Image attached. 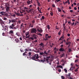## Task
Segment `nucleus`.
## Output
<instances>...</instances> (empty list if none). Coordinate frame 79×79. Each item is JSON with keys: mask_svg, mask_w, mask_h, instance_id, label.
Returning <instances> with one entry per match:
<instances>
[{"mask_svg": "<svg viewBox=\"0 0 79 79\" xmlns=\"http://www.w3.org/2000/svg\"><path fill=\"white\" fill-rule=\"evenodd\" d=\"M68 23H69V25H71V22L69 21L68 22Z\"/></svg>", "mask_w": 79, "mask_h": 79, "instance_id": "47", "label": "nucleus"}, {"mask_svg": "<svg viewBox=\"0 0 79 79\" xmlns=\"http://www.w3.org/2000/svg\"><path fill=\"white\" fill-rule=\"evenodd\" d=\"M32 6H33V5H31L29 6V7H30V8H31V7H32Z\"/></svg>", "mask_w": 79, "mask_h": 79, "instance_id": "57", "label": "nucleus"}, {"mask_svg": "<svg viewBox=\"0 0 79 79\" xmlns=\"http://www.w3.org/2000/svg\"><path fill=\"white\" fill-rule=\"evenodd\" d=\"M40 55H43V56H46L48 55V53L47 52V51H44V52H40Z\"/></svg>", "mask_w": 79, "mask_h": 79, "instance_id": "3", "label": "nucleus"}, {"mask_svg": "<svg viewBox=\"0 0 79 79\" xmlns=\"http://www.w3.org/2000/svg\"><path fill=\"white\" fill-rule=\"evenodd\" d=\"M61 44H63V41H62L60 43H59V45Z\"/></svg>", "mask_w": 79, "mask_h": 79, "instance_id": "55", "label": "nucleus"}, {"mask_svg": "<svg viewBox=\"0 0 79 79\" xmlns=\"http://www.w3.org/2000/svg\"><path fill=\"white\" fill-rule=\"evenodd\" d=\"M50 15H51V16H53V13L52 11H51Z\"/></svg>", "mask_w": 79, "mask_h": 79, "instance_id": "30", "label": "nucleus"}, {"mask_svg": "<svg viewBox=\"0 0 79 79\" xmlns=\"http://www.w3.org/2000/svg\"><path fill=\"white\" fill-rule=\"evenodd\" d=\"M0 23L2 26V27H3V24H4V22L3 21V20H2V19L0 20Z\"/></svg>", "mask_w": 79, "mask_h": 79, "instance_id": "10", "label": "nucleus"}, {"mask_svg": "<svg viewBox=\"0 0 79 79\" xmlns=\"http://www.w3.org/2000/svg\"><path fill=\"white\" fill-rule=\"evenodd\" d=\"M3 19V20H4L5 21H6V20H7V18H6V17H4Z\"/></svg>", "mask_w": 79, "mask_h": 79, "instance_id": "37", "label": "nucleus"}, {"mask_svg": "<svg viewBox=\"0 0 79 79\" xmlns=\"http://www.w3.org/2000/svg\"><path fill=\"white\" fill-rule=\"evenodd\" d=\"M50 58V56H47L45 60L46 61H48V59Z\"/></svg>", "mask_w": 79, "mask_h": 79, "instance_id": "14", "label": "nucleus"}, {"mask_svg": "<svg viewBox=\"0 0 79 79\" xmlns=\"http://www.w3.org/2000/svg\"><path fill=\"white\" fill-rule=\"evenodd\" d=\"M64 46V45H60V47L61 48H63V46Z\"/></svg>", "mask_w": 79, "mask_h": 79, "instance_id": "58", "label": "nucleus"}, {"mask_svg": "<svg viewBox=\"0 0 79 79\" xmlns=\"http://www.w3.org/2000/svg\"><path fill=\"white\" fill-rule=\"evenodd\" d=\"M9 34L11 35H12V34H13V30L10 31L9 32Z\"/></svg>", "mask_w": 79, "mask_h": 79, "instance_id": "12", "label": "nucleus"}, {"mask_svg": "<svg viewBox=\"0 0 79 79\" xmlns=\"http://www.w3.org/2000/svg\"><path fill=\"white\" fill-rule=\"evenodd\" d=\"M15 41L16 43H18V42H19V40H18V39H15Z\"/></svg>", "mask_w": 79, "mask_h": 79, "instance_id": "23", "label": "nucleus"}, {"mask_svg": "<svg viewBox=\"0 0 79 79\" xmlns=\"http://www.w3.org/2000/svg\"><path fill=\"white\" fill-rule=\"evenodd\" d=\"M52 6L53 7V8H55V5L54 4H52Z\"/></svg>", "mask_w": 79, "mask_h": 79, "instance_id": "49", "label": "nucleus"}, {"mask_svg": "<svg viewBox=\"0 0 79 79\" xmlns=\"http://www.w3.org/2000/svg\"><path fill=\"white\" fill-rule=\"evenodd\" d=\"M11 16H13V18H15V17L16 16V15L15 14H14L12 15H11Z\"/></svg>", "mask_w": 79, "mask_h": 79, "instance_id": "38", "label": "nucleus"}, {"mask_svg": "<svg viewBox=\"0 0 79 79\" xmlns=\"http://www.w3.org/2000/svg\"><path fill=\"white\" fill-rule=\"evenodd\" d=\"M54 54H56V50H54Z\"/></svg>", "mask_w": 79, "mask_h": 79, "instance_id": "53", "label": "nucleus"}, {"mask_svg": "<svg viewBox=\"0 0 79 79\" xmlns=\"http://www.w3.org/2000/svg\"><path fill=\"white\" fill-rule=\"evenodd\" d=\"M52 51L51 50H49L48 51V53H51Z\"/></svg>", "mask_w": 79, "mask_h": 79, "instance_id": "36", "label": "nucleus"}, {"mask_svg": "<svg viewBox=\"0 0 79 79\" xmlns=\"http://www.w3.org/2000/svg\"><path fill=\"white\" fill-rule=\"evenodd\" d=\"M15 14L17 16H18V15H19V13H16V12H15Z\"/></svg>", "mask_w": 79, "mask_h": 79, "instance_id": "39", "label": "nucleus"}, {"mask_svg": "<svg viewBox=\"0 0 79 79\" xmlns=\"http://www.w3.org/2000/svg\"><path fill=\"white\" fill-rule=\"evenodd\" d=\"M30 39H31V40H34V38H33L32 37H30Z\"/></svg>", "mask_w": 79, "mask_h": 79, "instance_id": "52", "label": "nucleus"}, {"mask_svg": "<svg viewBox=\"0 0 79 79\" xmlns=\"http://www.w3.org/2000/svg\"><path fill=\"white\" fill-rule=\"evenodd\" d=\"M3 16H5V17L8 18H11V15H9L8 13L4 14Z\"/></svg>", "mask_w": 79, "mask_h": 79, "instance_id": "7", "label": "nucleus"}, {"mask_svg": "<svg viewBox=\"0 0 79 79\" xmlns=\"http://www.w3.org/2000/svg\"><path fill=\"white\" fill-rule=\"evenodd\" d=\"M38 6H40V2H39L38 3H37Z\"/></svg>", "mask_w": 79, "mask_h": 79, "instance_id": "43", "label": "nucleus"}, {"mask_svg": "<svg viewBox=\"0 0 79 79\" xmlns=\"http://www.w3.org/2000/svg\"><path fill=\"white\" fill-rule=\"evenodd\" d=\"M5 7H10V3H8V2L5 3Z\"/></svg>", "mask_w": 79, "mask_h": 79, "instance_id": "9", "label": "nucleus"}, {"mask_svg": "<svg viewBox=\"0 0 79 79\" xmlns=\"http://www.w3.org/2000/svg\"><path fill=\"white\" fill-rule=\"evenodd\" d=\"M26 55H27L26 54L25 52H24L23 53V56H25Z\"/></svg>", "mask_w": 79, "mask_h": 79, "instance_id": "46", "label": "nucleus"}, {"mask_svg": "<svg viewBox=\"0 0 79 79\" xmlns=\"http://www.w3.org/2000/svg\"><path fill=\"white\" fill-rule=\"evenodd\" d=\"M9 24H10L11 23V20H9Z\"/></svg>", "mask_w": 79, "mask_h": 79, "instance_id": "45", "label": "nucleus"}, {"mask_svg": "<svg viewBox=\"0 0 79 79\" xmlns=\"http://www.w3.org/2000/svg\"><path fill=\"white\" fill-rule=\"evenodd\" d=\"M60 56L61 57H63V56H65V54H64V53L62 54Z\"/></svg>", "mask_w": 79, "mask_h": 79, "instance_id": "20", "label": "nucleus"}, {"mask_svg": "<svg viewBox=\"0 0 79 79\" xmlns=\"http://www.w3.org/2000/svg\"><path fill=\"white\" fill-rule=\"evenodd\" d=\"M72 24V26H74V25H75L74 24H75V23L74 22L73 23H71Z\"/></svg>", "mask_w": 79, "mask_h": 79, "instance_id": "48", "label": "nucleus"}, {"mask_svg": "<svg viewBox=\"0 0 79 79\" xmlns=\"http://www.w3.org/2000/svg\"><path fill=\"white\" fill-rule=\"evenodd\" d=\"M57 9L58 10V11L59 12H61V10L59 8H58Z\"/></svg>", "mask_w": 79, "mask_h": 79, "instance_id": "31", "label": "nucleus"}, {"mask_svg": "<svg viewBox=\"0 0 79 79\" xmlns=\"http://www.w3.org/2000/svg\"><path fill=\"white\" fill-rule=\"evenodd\" d=\"M73 5L75 6H76V5H77V4H76V2H74V3H73Z\"/></svg>", "mask_w": 79, "mask_h": 79, "instance_id": "60", "label": "nucleus"}, {"mask_svg": "<svg viewBox=\"0 0 79 79\" xmlns=\"http://www.w3.org/2000/svg\"><path fill=\"white\" fill-rule=\"evenodd\" d=\"M66 44L67 45H69V44H71V42H66Z\"/></svg>", "mask_w": 79, "mask_h": 79, "instance_id": "32", "label": "nucleus"}, {"mask_svg": "<svg viewBox=\"0 0 79 79\" xmlns=\"http://www.w3.org/2000/svg\"><path fill=\"white\" fill-rule=\"evenodd\" d=\"M5 8L6 13H7L8 14H10V13L9 12V11H10V7H5Z\"/></svg>", "mask_w": 79, "mask_h": 79, "instance_id": "5", "label": "nucleus"}, {"mask_svg": "<svg viewBox=\"0 0 79 79\" xmlns=\"http://www.w3.org/2000/svg\"><path fill=\"white\" fill-rule=\"evenodd\" d=\"M32 37L34 39H37V36L35 35H33Z\"/></svg>", "mask_w": 79, "mask_h": 79, "instance_id": "16", "label": "nucleus"}, {"mask_svg": "<svg viewBox=\"0 0 79 79\" xmlns=\"http://www.w3.org/2000/svg\"><path fill=\"white\" fill-rule=\"evenodd\" d=\"M24 10H28V8L26 7H24Z\"/></svg>", "mask_w": 79, "mask_h": 79, "instance_id": "41", "label": "nucleus"}, {"mask_svg": "<svg viewBox=\"0 0 79 79\" xmlns=\"http://www.w3.org/2000/svg\"><path fill=\"white\" fill-rule=\"evenodd\" d=\"M10 38H11V39H15V36L13 35H11V36H10Z\"/></svg>", "mask_w": 79, "mask_h": 79, "instance_id": "21", "label": "nucleus"}, {"mask_svg": "<svg viewBox=\"0 0 79 79\" xmlns=\"http://www.w3.org/2000/svg\"><path fill=\"white\" fill-rule=\"evenodd\" d=\"M64 36V35L63 34L61 36V38H62Z\"/></svg>", "mask_w": 79, "mask_h": 79, "instance_id": "61", "label": "nucleus"}, {"mask_svg": "<svg viewBox=\"0 0 79 79\" xmlns=\"http://www.w3.org/2000/svg\"><path fill=\"white\" fill-rule=\"evenodd\" d=\"M67 77H71V73H69V74L67 75Z\"/></svg>", "mask_w": 79, "mask_h": 79, "instance_id": "24", "label": "nucleus"}, {"mask_svg": "<svg viewBox=\"0 0 79 79\" xmlns=\"http://www.w3.org/2000/svg\"><path fill=\"white\" fill-rule=\"evenodd\" d=\"M28 54L29 55V56L30 57H31V56H32V53L31 52H29Z\"/></svg>", "mask_w": 79, "mask_h": 79, "instance_id": "26", "label": "nucleus"}, {"mask_svg": "<svg viewBox=\"0 0 79 79\" xmlns=\"http://www.w3.org/2000/svg\"><path fill=\"white\" fill-rule=\"evenodd\" d=\"M36 29L33 28L31 29V34H32V33H36Z\"/></svg>", "mask_w": 79, "mask_h": 79, "instance_id": "6", "label": "nucleus"}, {"mask_svg": "<svg viewBox=\"0 0 79 79\" xmlns=\"http://www.w3.org/2000/svg\"><path fill=\"white\" fill-rule=\"evenodd\" d=\"M58 71H59V72H61V70L60 69H59L58 70Z\"/></svg>", "mask_w": 79, "mask_h": 79, "instance_id": "64", "label": "nucleus"}, {"mask_svg": "<svg viewBox=\"0 0 79 79\" xmlns=\"http://www.w3.org/2000/svg\"><path fill=\"white\" fill-rule=\"evenodd\" d=\"M33 26H34V25L31 24H30L29 25L30 27H33Z\"/></svg>", "mask_w": 79, "mask_h": 79, "instance_id": "28", "label": "nucleus"}, {"mask_svg": "<svg viewBox=\"0 0 79 79\" xmlns=\"http://www.w3.org/2000/svg\"><path fill=\"white\" fill-rule=\"evenodd\" d=\"M73 69V66H72L70 67V69L69 70L70 71H72Z\"/></svg>", "mask_w": 79, "mask_h": 79, "instance_id": "33", "label": "nucleus"}, {"mask_svg": "<svg viewBox=\"0 0 79 79\" xmlns=\"http://www.w3.org/2000/svg\"><path fill=\"white\" fill-rule=\"evenodd\" d=\"M45 18V17H44V16H42V19H44Z\"/></svg>", "mask_w": 79, "mask_h": 79, "instance_id": "50", "label": "nucleus"}, {"mask_svg": "<svg viewBox=\"0 0 79 79\" xmlns=\"http://www.w3.org/2000/svg\"><path fill=\"white\" fill-rule=\"evenodd\" d=\"M31 22L32 23V24H34L35 23V20H33Z\"/></svg>", "mask_w": 79, "mask_h": 79, "instance_id": "42", "label": "nucleus"}, {"mask_svg": "<svg viewBox=\"0 0 79 79\" xmlns=\"http://www.w3.org/2000/svg\"><path fill=\"white\" fill-rule=\"evenodd\" d=\"M16 20L15 19L11 20V23H15Z\"/></svg>", "mask_w": 79, "mask_h": 79, "instance_id": "27", "label": "nucleus"}, {"mask_svg": "<svg viewBox=\"0 0 79 79\" xmlns=\"http://www.w3.org/2000/svg\"><path fill=\"white\" fill-rule=\"evenodd\" d=\"M61 30H60V31L58 33V35H61Z\"/></svg>", "mask_w": 79, "mask_h": 79, "instance_id": "25", "label": "nucleus"}, {"mask_svg": "<svg viewBox=\"0 0 79 79\" xmlns=\"http://www.w3.org/2000/svg\"><path fill=\"white\" fill-rule=\"evenodd\" d=\"M32 10H33V9H30V10H29V12H31V11H32Z\"/></svg>", "mask_w": 79, "mask_h": 79, "instance_id": "63", "label": "nucleus"}, {"mask_svg": "<svg viewBox=\"0 0 79 79\" xmlns=\"http://www.w3.org/2000/svg\"><path fill=\"white\" fill-rule=\"evenodd\" d=\"M67 36H68V37H69V36H70V34L68 33L67 34Z\"/></svg>", "mask_w": 79, "mask_h": 79, "instance_id": "62", "label": "nucleus"}, {"mask_svg": "<svg viewBox=\"0 0 79 79\" xmlns=\"http://www.w3.org/2000/svg\"><path fill=\"white\" fill-rule=\"evenodd\" d=\"M24 15L23 14H20L19 13V15H18V16H23Z\"/></svg>", "mask_w": 79, "mask_h": 79, "instance_id": "29", "label": "nucleus"}, {"mask_svg": "<svg viewBox=\"0 0 79 79\" xmlns=\"http://www.w3.org/2000/svg\"><path fill=\"white\" fill-rule=\"evenodd\" d=\"M27 5H31V4L30 1H29V0H28L27 1Z\"/></svg>", "mask_w": 79, "mask_h": 79, "instance_id": "17", "label": "nucleus"}, {"mask_svg": "<svg viewBox=\"0 0 79 79\" xmlns=\"http://www.w3.org/2000/svg\"><path fill=\"white\" fill-rule=\"evenodd\" d=\"M61 77L62 79H64V77L63 76H62Z\"/></svg>", "mask_w": 79, "mask_h": 79, "instance_id": "51", "label": "nucleus"}, {"mask_svg": "<svg viewBox=\"0 0 79 79\" xmlns=\"http://www.w3.org/2000/svg\"><path fill=\"white\" fill-rule=\"evenodd\" d=\"M40 46H41V47H42V48H44V47L45 46V45L44 44L42 43H41L40 44Z\"/></svg>", "mask_w": 79, "mask_h": 79, "instance_id": "11", "label": "nucleus"}, {"mask_svg": "<svg viewBox=\"0 0 79 79\" xmlns=\"http://www.w3.org/2000/svg\"><path fill=\"white\" fill-rule=\"evenodd\" d=\"M15 26V23H13L11 24V25L9 26V27L10 28V29L14 30L18 28V26H17L16 27Z\"/></svg>", "mask_w": 79, "mask_h": 79, "instance_id": "1", "label": "nucleus"}, {"mask_svg": "<svg viewBox=\"0 0 79 79\" xmlns=\"http://www.w3.org/2000/svg\"><path fill=\"white\" fill-rule=\"evenodd\" d=\"M45 39H44V40H48V39H50V38H51V35H48V34H46L45 35Z\"/></svg>", "mask_w": 79, "mask_h": 79, "instance_id": "4", "label": "nucleus"}, {"mask_svg": "<svg viewBox=\"0 0 79 79\" xmlns=\"http://www.w3.org/2000/svg\"><path fill=\"white\" fill-rule=\"evenodd\" d=\"M40 61L41 62H45V61H46V60H40Z\"/></svg>", "mask_w": 79, "mask_h": 79, "instance_id": "35", "label": "nucleus"}, {"mask_svg": "<svg viewBox=\"0 0 79 79\" xmlns=\"http://www.w3.org/2000/svg\"><path fill=\"white\" fill-rule=\"evenodd\" d=\"M76 58H77V59L79 58V56H78L77 55L76 56Z\"/></svg>", "mask_w": 79, "mask_h": 79, "instance_id": "56", "label": "nucleus"}, {"mask_svg": "<svg viewBox=\"0 0 79 79\" xmlns=\"http://www.w3.org/2000/svg\"><path fill=\"white\" fill-rule=\"evenodd\" d=\"M64 71H65V73H67L68 71L67 70H66V69H64Z\"/></svg>", "mask_w": 79, "mask_h": 79, "instance_id": "40", "label": "nucleus"}, {"mask_svg": "<svg viewBox=\"0 0 79 79\" xmlns=\"http://www.w3.org/2000/svg\"><path fill=\"white\" fill-rule=\"evenodd\" d=\"M39 58V55L38 54H36L34 55L33 56H32L31 58L32 59V60H35V61H37V60Z\"/></svg>", "mask_w": 79, "mask_h": 79, "instance_id": "2", "label": "nucleus"}, {"mask_svg": "<svg viewBox=\"0 0 79 79\" xmlns=\"http://www.w3.org/2000/svg\"><path fill=\"white\" fill-rule=\"evenodd\" d=\"M47 27L48 29V31H49V30H50V25H47Z\"/></svg>", "mask_w": 79, "mask_h": 79, "instance_id": "22", "label": "nucleus"}, {"mask_svg": "<svg viewBox=\"0 0 79 79\" xmlns=\"http://www.w3.org/2000/svg\"><path fill=\"white\" fill-rule=\"evenodd\" d=\"M59 51L60 52H63V51H64V49L63 48H61L59 49Z\"/></svg>", "mask_w": 79, "mask_h": 79, "instance_id": "13", "label": "nucleus"}, {"mask_svg": "<svg viewBox=\"0 0 79 79\" xmlns=\"http://www.w3.org/2000/svg\"><path fill=\"white\" fill-rule=\"evenodd\" d=\"M79 61V60L78 59H76L75 60V63H76L77 62H78Z\"/></svg>", "mask_w": 79, "mask_h": 79, "instance_id": "34", "label": "nucleus"}, {"mask_svg": "<svg viewBox=\"0 0 79 79\" xmlns=\"http://www.w3.org/2000/svg\"><path fill=\"white\" fill-rule=\"evenodd\" d=\"M16 35L17 36H18V37H19V36H20V34H19V33L18 32L16 33Z\"/></svg>", "mask_w": 79, "mask_h": 79, "instance_id": "19", "label": "nucleus"}, {"mask_svg": "<svg viewBox=\"0 0 79 79\" xmlns=\"http://www.w3.org/2000/svg\"><path fill=\"white\" fill-rule=\"evenodd\" d=\"M37 31H38V32H40V33H42V32H43V30H42V29L39 30V29H38Z\"/></svg>", "mask_w": 79, "mask_h": 79, "instance_id": "15", "label": "nucleus"}, {"mask_svg": "<svg viewBox=\"0 0 79 79\" xmlns=\"http://www.w3.org/2000/svg\"><path fill=\"white\" fill-rule=\"evenodd\" d=\"M71 49L70 48L69 49V52H71Z\"/></svg>", "mask_w": 79, "mask_h": 79, "instance_id": "59", "label": "nucleus"}, {"mask_svg": "<svg viewBox=\"0 0 79 79\" xmlns=\"http://www.w3.org/2000/svg\"><path fill=\"white\" fill-rule=\"evenodd\" d=\"M56 29H59V27H58V26H56Z\"/></svg>", "mask_w": 79, "mask_h": 79, "instance_id": "44", "label": "nucleus"}, {"mask_svg": "<svg viewBox=\"0 0 79 79\" xmlns=\"http://www.w3.org/2000/svg\"><path fill=\"white\" fill-rule=\"evenodd\" d=\"M29 32H27L26 33V38H27L30 36V35H29Z\"/></svg>", "mask_w": 79, "mask_h": 79, "instance_id": "8", "label": "nucleus"}, {"mask_svg": "<svg viewBox=\"0 0 79 79\" xmlns=\"http://www.w3.org/2000/svg\"><path fill=\"white\" fill-rule=\"evenodd\" d=\"M5 13V12H3V11H1L0 12V14H1V15H2V16H4V13Z\"/></svg>", "mask_w": 79, "mask_h": 79, "instance_id": "18", "label": "nucleus"}, {"mask_svg": "<svg viewBox=\"0 0 79 79\" xmlns=\"http://www.w3.org/2000/svg\"><path fill=\"white\" fill-rule=\"evenodd\" d=\"M78 71V69H76L75 70H74V71L75 72H77V71Z\"/></svg>", "mask_w": 79, "mask_h": 79, "instance_id": "54", "label": "nucleus"}]
</instances>
